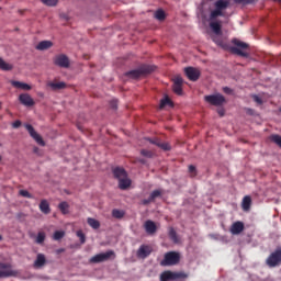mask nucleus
Segmentation results:
<instances>
[{
  "mask_svg": "<svg viewBox=\"0 0 281 281\" xmlns=\"http://www.w3.org/2000/svg\"><path fill=\"white\" fill-rule=\"evenodd\" d=\"M270 142H273V144H277L279 148H281V136L278 134H273L270 136Z\"/></svg>",
  "mask_w": 281,
  "mask_h": 281,
  "instance_id": "nucleus-34",
  "label": "nucleus"
},
{
  "mask_svg": "<svg viewBox=\"0 0 281 281\" xmlns=\"http://www.w3.org/2000/svg\"><path fill=\"white\" fill-rule=\"evenodd\" d=\"M16 271L14 270H0V278H12V276H16Z\"/></svg>",
  "mask_w": 281,
  "mask_h": 281,
  "instance_id": "nucleus-27",
  "label": "nucleus"
},
{
  "mask_svg": "<svg viewBox=\"0 0 281 281\" xmlns=\"http://www.w3.org/2000/svg\"><path fill=\"white\" fill-rule=\"evenodd\" d=\"M166 106H172V100H170V98H168V97H165L160 101V109H164Z\"/></svg>",
  "mask_w": 281,
  "mask_h": 281,
  "instance_id": "nucleus-33",
  "label": "nucleus"
},
{
  "mask_svg": "<svg viewBox=\"0 0 281 281\" xmlns=\"http://www.w3.org/2000/svg\"><path fill=\"white\" fill-rule=\"evenodd\" d=\"M214 43L216 45H220V47H223V49H229L232 54H236V56H241V58H249V53H247L245 49L249 48V44L241 42L238 38H233L232 43L235 46H228L227 44L223 43V40H218L216 37H213Z\"/></svg>",
  "mask_w": 281,
  "mask_h": 281,
  "instance_id": "nucleus-1",
  "label": "nucleus"
},
{
  "mask_svg": "<svg viewBox=\"0 0 281 281\" xmlns=\"http://www.w3.org/2000/svg\"><path fill=\"white\" fill-rule=\"evenodd\" d=\"M113 176L115 179H117V181H120V179H124L125 177L128 176V173L126 172V170L122 167H116L112 170Z\"/></svg>",
  "mask_w": 281,
  "mask_h": 281,
  "instance_id": "nucleus-17",
  "label": "nucleus"
},
{
  "mask_svg": "<svg viewBox=\"0 0 281 281\" xmlns=\"http://www.w3.org/2000/svg\"><path fill=\"white\" fill-rule=\"evenodd\" d=\"M148 142H150V144H154L155 146H159L160 142L158 138H155V139H148Z\"/></svg>",
  "mask_w": 281,
  "mask_h": 281,
  "instance_id": "nucleus-47",
  "label": "nucleus"
},
{
  "mask_svg": "<svg viewBox=\"0 0 281 281\" xmlns=\"http://www.w3.org/2000/svg\"><path fill=\"white\" fill-rule=\"evenodd\" d=\"M150 254H153V247L148 246V245H140L136 256L137 258H142L143 260L148 258V256H150Z\"/></svg>",
  "mask_w": 281,
  "mask_h": 281,
  "instance_id": "nucleus-13",
  "label": "nucleus"
},
{
  "mask_svg": "<svg viewBox=\"0 0 281 281\" xmlns=\"http://www.w3.org/2000/svg\"><path fill=\"white\" fill-rule=\"evenodd\" d=\"M210 27L212 32L216 34V36L223 35V26L221 25V22H210Z\"/></svg>",
  "mask_w": 281,
  "mask_h": 281,
  "instance_id": "nucleus-19",
  "label": "nucleus"
},
{
  "mask_svg": "<svg viewBox=\"0 0 281 281\" xmlns=\"http://www.w3.org/2000/svg\"><path fill=\"white\" fill-rule=\"evenodd\" d=\"M42 2L45 5H49L50 8H54V5H56L58 3V0H42Z\"/></svg>",
  "mask_w": 281,
  "mask_h": 281,
  "instance_id": "nucleus-42",
  "label": "nucleus"
},
{
  "mask_svg": "<svg viewBox=\"0 0 281 281\" xmlns=\"http://www.w3.org/2000/svg\"><path fill=\"white\" fill-rule=\"evenodd\" d=\"M266 265L271 269L281 266V247H278L273 252L269 255L266 260Z\"/></svg>",
  "mask_w": 281,
  "mask_h": 281,
  "instance_id": "nucleus-6",
  "label": "nucleus"
},
{
  "mask_svg": "<svg viewBox=\"0 0 281 281\" xmlns=\"http://www.w3.org/2000/svg\"><path fill=\"white\" fill-rule=\"evenodd\" d=\"M0 240H3V236L0 235Z\"/></svg>",
  "mask_w": 281,
  "mask_h": 281,
  "instance_id": "nucleus-54",
  "label": "nucleus"
},
{
  "mask_svg": "<svg viewBox=\"0 0 281 281\" xmlns=\"http://www.w3.org/2000/svg\"><path fill=\"white\" fill-rule=\"evenodd\" d=\"M155 19H157L158 21H165L166 20V12L161 9L157 10L155 12Z\"/></svg>",
  "mask_w": 281,
  "mask_h": 281,
  "instance_id": "nucleus-32",
  "label": "nucleus"
},
{
  "mask_svg": "<svg viewBox=\"0 0 281 281\" xmlns=\"http://www.w3.org/2000/svg\"><path fill=\"white\" fill-rule=\"evenodd\" d=\"M112 216H113V218H124V211L114 209L112 211Z\"/></svg>",
  "mask_w": 281,
  "mask_h": 281,
  "instance_id": "nucleus-35",
  "label": "nucleus"
},
{
  "mask_svg": "<svg viewBox=\"0 0 281 281\" xmlns=\"http://www.w3.org/2000/svg\"><path fill=\"white\" fill-rule=\"evenodd\" d=\"M35 243H37V245H43L45 243V233L40 232L37 234Z\"/></svg>",
  "mask_w": 281,
  "mask_h": 281,
  "instance_id": "nucleus-37",
  "label": "nucleus"
},
{
  "mask_svg": "<svg viewBox=\"0 0 281 281\" xmlns=\"http://www.w3.org/2000/svg\"><path fill=\"white\" fill-rule=\"evenodd\" d=\"M77 236L78 238H80L81 245H85V243L87 241V237L85 236V233H82V231H78Z\"/></svg>",
  "mask_w": 281,
  "mask_h": 281,
  "instance_id": "nucleus-41",
  "label": "nucleus"
},
{
  "mask_svg": "<svg viewBox=\"0 0 281 281\" xmlns=\"http://www.w3.org/2000/svg\"><path fill=\"white\" fill-rule=\"evenodd\" d=\"M2 157L0 156V161H1Z\"/></svg>",
  "mask_w": 281,
  "mask_h": 281,
  "instance_id": "nucleus-56",
  "label": "nucleus"
},
{
  "mask_svg": "<svg viewBox=\"0 0 281 281\" xmlns=\"http://www.w3.org/2000/svg\"><path fill=\"white\" fill-rule=\"evenodd\" d=\"M158 148H161V150H170V144L166 142L158 143Z\"/></svg>",
  "mask_w": 281,
  "mask_h": 281,
  "instance_id": "nucleus-40",
  "label": "nucleus"
},
{
  "mask_svg": "<svg viewBox=\"0 0 281 281\" xmlns=\"http://www.w3.org/2000/svg\"><path fill=\"white\" fill-rule=\"evenodd\" d=\"M244 231H245V224L243 222H235L231 226V234H233L234 236L241 234V232Z\"/></svg>",
  "mask_w": 281,
  "mask_h": 281,
  "instance_id": "nucleus-16",
  "label": "nucleus"
},
{
  "mask_svg": "<svg viewBox=\"0 0 281 281\" xmlns=\"http://www.w3.org/2000/svg\"><path fill=\"white\" fill-rule=\"evenodd\" d=\"M158 196H161V191H159V190H154V191L150 193V195H149L150 201L156 200Z\"/></svg>",
  "mask_w": 281,
  "mask_h": 281,
  "instance_id": "nucleus-39",
  "label": "nucleus"
},
{
  "mask_svg": "<svg viewBox=\"0 0 281 281\" xmlns=\"http://www.w3.org/2000/svg\"><path fill=\"white\" fill-rule=\"evenodd\" d=\"M87 223L90 227H92V229H100V221L89 217Z\"/></svg>",
  "mask_w": 281,
  "mask_h": 281,
  "instance_id": "nucleus-26",
  "label": "nucleus"
},
{
  "mask_svg": "<svg viewBox=\"0 0 281 281\" xmlns=\"http://www.w3.org/2000/svg\"><path fill=\"white\" fill-rule=\"evenodd\" d=\"M188 273L180 271V272H172L170 270H166L160 274V281H170V280H187Z\"/></svg>",
  "mask_w": 281,
  "mask_h": 281,
  "instance_id": "nucleus-5",
  "label": "nucleus"
},
{
  "mask_svg": "<svg viewBox=\"0 0 281 281\" xmlns=\"http://www.w3.org/2000/svg\"><path fill=\"white\" fill-rule=\"evenodd\" d=\"M111 256H115V251L109 250L106 252L98 254V255L90 258V262L92 265H98L100 262H106V260L111 259Z\"/></svg>",
  "mask_w": 281,
  "mask_h": 281,
  "instance_id": "nucleus-8",
  "label": "nucleus"
},
{
  "mask_svg": "<svg viewBox=\"0 0 281 281\" xmlns=\"http://www.w3.org/2000/svg\"><path fill=\"white\" fill-rule=\"evenodd\" d=\"M53 63L54 65H56V67H61V69H69V57H67V55L65 54H59L55 56Z\"/></svg>",
  "mask_w": 281,
  "mask_h": 281,
  "instance_id": "nucleus-9",
  "label": "nucleus"
},
{
  "mask_svg": "<svg viewBox=\"0 0 281 281\" xmlns=\"http://www.w3.org/2000/svg\"><path fill=\"white\" fill-rule=\"evenodd\" d=\"M58 210L61 212V214H69V203L65 201L59 203Z\"/></svg>",
  "mask_w": 281,
  "mask_h": 281,
  "instance_id": "nucleus-28",
  "label": "nucleus"
},
{
  "mask_svg": "<svg viewBox=\"0 0 281 281\" xmlns=\"http://www.w3.org/2000/svg\"><path fill=\"white\" fill-rule=\"evenodd\" d=\"M274 1H278L279 3H281V0H274Z\"/></svg>",
  "mask_w": 281,
  "mask_h": 281,
  "instance_id": "nucleus-55",
  "label": "nucleus"
},
{
  "mask_svg": "<svg viewBox=\"0 0 281 281\" xmlns=\"http://www.w3.org/2000/svg\"><path fill=\"white\" fill-rule=\"evenodd\" d=\"M254 100L257 102V104H262V99H260L258 95H255Z\"/></svg>",
  "mask_w": 281,
  "mask_h": 281,
  "instance_id": "nucleus-51",
  "label": "nucleus"
},
{
  "mask_svg": "<svg viewBox=\"0 0 281 281\" xmlns=\"http://www.w3.org/2000/svg\"><path fill=\"white\" fill-rule=\"evenodd\" d=\"M169 238L175 244L179 243V237L177 236V231H175V228H172V227L169 228Z\"/></svg>",
  "mask_w": 281,
  "mask_h": 281,
  "instance_id": "nucleus-30",
  "label": "nucleus"
},
{
  "mask_svg": "<svg viewBox=\"0 0 281 281\" xmlns=\"http://www.w3.org/2000/svg\"><path fill=\"white\" fill-rule=\"evenodd\" d=\"M241 209L244 212H249L251 210V196L246 195L241 201Z\"/></svg>",
  "mask_w": 281,
  "mask_h": 281,
  "instance_id": "nucleus-23",
  "label": "nucleus"
},
{
  "mask_svg": "<svg viewBox=\"0 0 281 281\" xmlns=\"http://www.w3.org/2000/svg\"><path fill=\"white\" fill-rule=\"evenodd\" d=\"M189 172H190L191 177H196V167H194V165H190Z\"/></svg>",
  "mask_w": 281,
  "mask_h": 281,
  "instance_id": "nucleus-45",
  "label": "nucleus"
},
{
  "mask_svg": "<svg viewBox=\"0 0 281 281\" xmlns=\"http://www.w3.org/2000/svg\"><path fill=\"white\" fill-rule=\"evenodd\" d=\"M131 179H128V176L125 178H121L119 180V188L120 190H128V188H131Z\"/></svg>",
  "mask_w": 281,
  "mask_h": 281,
  "instance_id": "nucleus-22",
  "label": "nucleus"
},
{
  "mask_svg": "<svg viewBox=\"0 0 281 281\" xmlns=\"http://www.w3.org/2000/svg\"><path fill=\"white\" fill-rule=\"evenodd\" d=\"M47 265V258L43 254H37L36 259L33 263L34 269H43Z\"/></svg>",
  "mask_w": 281,
  "mask_h": 281,
  "instance_id": "nucleus-15",
  "label": "nucleus"
},
{
  "mask_svg": "<svg viewBox=\"0 0 281 281\" xmlns=\"http://www.w3.org/2000/svg\"><path fill=\"white\" fill-rule=\"evenodd\" d=\"M223 91H224V93H227V95H232V93H234V90H232V88H229V87H224Z\"/></svg>",
  "mask_w": 281,
  "mask_h": 281,
  "instance_id": "nucleus-46",
  "label": "nucleus"
},
{
  "mask_svg": "<svg viewBox=\"0 0 281 281\" xmlns=\"http://www.w3.org/2000/svg\"><path fill=\"white\" fill-rule=\"evenodd\" d=\"M214 8L215 10L211 11V14H210V21H216L218 16H225V13H223V11L229 8V1L217 0L214 3Z\"/></svg>",
  "mask_w": 281,
  "mask_h": 281,
  "instance_id": "nucleus-3",
  "label": "nucleus"
},
{
  "mask_svg": "<svg viewBox=\"0 0 281 281\" xmlns=\"http://www.w3.org/2000/svg\"><path fill=\"white\" fill-rule=\"evenodd\" d=\"M172 91L177 95H183V78H181V76H176L173 78Z\"/></svg>",
  "mask_w": 281,
  "mask_h": 281,
  "instance_id": "nucleus-11",
  "label": "nucleus"
},
{
  "mask_svg": "<svg viewBox=\"0 0 281 281\" xmlns=\"http://www.w3.org/2000/svg\"><path fill=\"white\" fill-rule=\"evenodd\" d=\"M181 260V255L177 251H169L165 254L164 260L160 261L161 267H175V265H179Z\"/></svg>",
  "mask_w": 281,
  "mask_h": 281,
  "instance_id": "nucleus-4",
  "label": "nucleus"
},
{
  "mask_svg": "<svg viewBox=\"0 0 281 281\" xmlns=\"http://www.w3.org/2000/svg\"><path fill=\"white\" fill-rule=\"evenodd\" d=\"M52 47H54V43H52V41H42L35 46V49L38 52H45V49H49Z\"/></svg>",
  "mask_w": 281,
  "mask_h": 281,
  "instance_id": "nucleus-18",
  "label": "nucleus"
},
{
  "mask_svg": "<svg viewBox=\"0 0 281 281\" xmlns=\"http://www.w3.org/2000/svg\"><path fill=\"white\" fill-rule=\"evenodd\" d=\"M13 128H20L21 127V121H15L12 123Z\"/></svg>",
  "mask_w": 281,
  "mask_h": 281,
  "instance_id": "nucleus-49",
  "label": "nucleus"
},
{
  "mask_svg": "<svg viewBox=\"0 0 281 281\" xmlns=\"http://www.w3.org/2000/svg\"><path fill=\"white\" fill-rule=\"evenodd\" d=\"M48 87H50L53 91H60V89H65L67 87V83H65L64 81L48 82Z\"/></svg>",
  "mask_w": 281,
  "mask_h": 281,
  "instance_id": "nucleus-25",
  "label": "nucleus"
},
{
  "mask_svg": "<svg viewBox=\"0 0 281 281\" xmlns=\"http://www.w3.org/2000/svg\"><path fill=\"white\" fill-rule=\"evenodd\" d=\"M184 74L187 78L191 80V82H196V80L201 78V70H199V68L187 67L184 68Z\"/></svg>",
  "mask_w": 281,
  "mask_h": 281,
  "instance_id": "nucleus-10",
  "label": "nucleus"
},
{
  "mask_svg": "<svg viewBox=\"0 0 281 281\" xmlns=\"http://www.w3.org/2000/svg\"><path fill=\"white\" fill-rule=\"evenodd\" d=\"M19 100L21 104H23L24 106H34L35 104L34 99H32V95L27 93L20 94Z\"/></svg>",
  "mask_w": 281,
  "mask_h": 281,
  "instance_id": "nucleus-14",
  "label": "nucleus"
},
{
  "mask_svg": "<svg viewBox=\"0 0 281 281\" xmlns=\"http://www.w3.org/2000/svg\"><path fill=\"white\" fill-rule=\"evenodd\" d=\"M110 106H111V109H117V100H112L110 102Z\"/></svg>",
  "mask_w": 281,
  "mask_h": 281,
  "instance_id": "nucleus-48",
  "label": "nucleus"
},
{
  "mask_svg": "<svg viewBox=\"0 0 281 281\" xmlns=\"http://www.w3.org/2000/svg\"><path fill=\"white\" fill-rule=\"evenodd\" d=\"M12 87H14L15 89H22V91H30L32 89V86L25 83V82H21V81H11Z\"/></svg>",
  "mask_w": 281,
  "mask_h": 281,
  "instance_id": "nucleus-21",
  "label": "nucleus"
},
{
  "mask_svg": "<svg viewBox=\"0 0 281 281\" xmlns=\"http://www.w3.org/2000/svg\"><path fill=\"white\" fill-rule=\"evenodd\" d=\"M40 211L42 214H50L52 213V209L49 207V202H47V200L41 201Z\"/></svg>",
  "mask_w": 281,
  "mask_h": 281,
  "instance_id": "nucleus-24",
  "label": "nucleus"
},
{
  "mask_svg": "<svg viewBox=\"0 0 281 281\" xmlns=\"http://www.w3.org/2000/svg\"><path fill=\"white\" fill-rule=\"evenodd\" d=\"M19 194L24 199H34V195H32L27 190H20Z\"/></svg>",
  "mask_w": 281,
  "mask_h": 281,
  "instance_id": "nucleus-38",
  "label": "nucleus"
},
{
  "mask_svg": "<svg viewBox=\"0 0 281 281\" xmlns=\"http://www.w3.org/2000/svg\"><path fill=\"white\" fill-rule=\"evenodd\" d=\"M139 164H146V159H138Z\"/></svg>",
  "mask_w": 281,
  "mask_h": 281,
  "instance_id": "nucleus-53",
  "label": "nucleus"
},
{
  "mask_svg": "<svg viewBox=\"0 0 281 281\" xmlns=\"http://www.w3.org/2000/svg\"><path fill=\"white\" fill-rule=\"evenodd\" d=\"M0 269L4 271H12V266L10 263H0Z\"/></svg>",
  "mask_w": 281,
  "mask_h": 281,
  "instance_id": "nucleus-44",
  "label": "nucleus"
},
{
  "mask_svg": "<svg viewBox=\"0 0 281 281\" xmlns=\"http://www.w3.org/2000/svg\"><path fill=\"white\" fill-rule=\"evenodd\" d=\"M149 203H153V200H150V196L148 199L143 200V205H149Z\"/></svg>",
  "mask_w": 281,
  "mask_h": 281,
  "instance_id": "nucleus-50",
  "label": "nucleus"
},
{
  "mask_svg": "<svg viewBox=\"0 0 281 281\" xmlns=\"http://www.w3.org/2000/svg\"><path fill=\"white\" fill-rule=\"evenodd\" d=\"M153 71H155V66L143 65L138 69L125 72V76L127 78H132V80H137V78H142V76H148V74H153Z\"/></svg>",
  "mask_w": 281,
  "mask_h": 281,
  "instance_id": "nucleus-2",
  "label": "nucleus"
},
{
  "mask_svg": "<svg viewBox=\"0 0 281 281\" xmlns=\"http://www.w3.org/2000/svg\"><path fill=\"white\" fill-rule=\"evenodd\" d=\"M217 113H218V115H220L221 117H223V115H225V110L220 109V110L217 111Z\"/></svg>",
  "mask_w": 281,
  "mask_h": 281,
  "instance_id": "nucleus-52",
  "label": "nucleus"
},
{
  "mask_svg": "<svg viewBox=\"0 0 281 281\" xmlns=\"http://www.w3.org/2000/svg\"><path fill=\"white\" fill-rule=\"evenodd\" d=\"M204 100L212 106H223L226 102L225 97L221 93L205 95Z\"/></svg>",
  "mask_w": 281,
  "mask_h": 281,
  "instance_id": "nucleus-7",
  "label": "nucleus"
},
{
  "mask_svg": "<svg viewBox=\"0 0 281 281\" xmlns=\"http://www.w3.org/2000/svg\"><path fill=\"white\" fill-rule=\"evenodd\" d=\"M144 227L147 234H155L157 232V224L150 220L145 222Z\"/></svg>",
  "mask_w": 281,
  "mask_h": 281,
  "instance_id": "nucleus-20",
  "label": "nucleus"
},
{
  "mask_svg": "<svg viewBox=\"0 0 281 281\" xmlns=\"http://www.w3.org/2000/svg\"><path fill=\"white\" fill-rule=\"evenodd\" d=\"M234 3L237 5H251L252 3H256L258 0H233Z\"/></svg>",
  "mask_w": 281,
  "mask_h": 281,
  "instance_id": "nucleus-31",
  "label": "nucleus"
},
{
  "mask_svg": "<svg viewBox=\"0 0 281 281\" xmlns=\"http://www.w3.org/2000/svg\"><path fill=\"white\" fill-rule=\"evenodd\" d=\"M0 69H2V71H12V65L5 63L3 58H0Z\"/></svg>",
  "mask_w": 281,
  "mask_h": 281,
  "instance_id": "nucleus-29",
  "label": "nucleus"
},
{
  "mask_svg": "<svg viewBox=\"0 0 281 281\" xmlns=\"http://www.w3.org/2000/svg\"><path fill=\"white\" fill-rule=\"evenodd\" d=\"M26 131L29 132V134L31 135V137L33 139H35V142L40 145V146H45V140H43V137L36 133V130H34V126L26 124L25 125Z\"/></svg>",
  "mask_w": 281,
  "mask_h": 281,
  "instance_id": "nucleus-12",
  "label": "nucleus"
},
{
  "mask_svg": "<svg viewBox=\"0 0 281 281\" xmlns=\"http://www.w3.org/2000/svg\"><path fill=\"white\" fill-rule=\"evenodd\" d=\"M54 240H63L65 238V232L64 231H56L53 235Z\"/></svg>",
  "mask_w": 281,
  "mask_h": 281,
  "instance_id": "nucleus-36",
  "label": "nucleus"
},
{
  "mask_svg": "<svg viewBox=\"0 0 281 281\" xmlns=\"http://www.w3.org/2000/svg\"><path fill=\"white\" fill-rule=\"evenodd\" d=\"M140 155H143V157H147L148 159H153V151H150L148 149H143L140 151Z\"/></svg>",
  "mask_w": 281,
  "mask_h": 281,
  "instance_id": "nucleus-43",
  "label": "nucleus"
}]
</instances>
